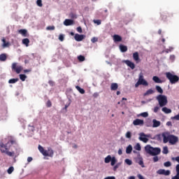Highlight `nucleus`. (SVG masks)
<instances>
[{"label": "nucleus", "mask_w": 179, "mask_h": 179, "mask_svg": "<svg viewBox=\"0 0 179 179\" xmlns=\"http://www.w3.org/2000/svg\"><path fill=\"white\" fill-rule=\"evenodd\" d=\"M1 41L3 42V45H2L3 48H6L9 47L10 43H9V42H6V40L5 39V38H3L1 39Z\"/></svg>", "instance_id": "obj_20"}, {"label": "nucleus", "mask_w": 179, "mask_h": 179, "mask_svg": "<svg viewBox=\"0 0 179 179\" xmlns=\"http://www.w3.org/2000/svg\"><path fill=\"white\" fill-rule=\"evenodd\" d=\"M124 163H127L128 166H131L132 165V161L129 159H126L124 160Z\"/></svg>", "instance_id": "obj_39"}, {"label": "nucleus", "mask_w": 179, "mask_h": 179, "mask_svg": "<svg viewBox=\"0 0 179 179\" xmlns=\"http://www.w3.org/2000/svg\"><path fill=\"white\" fill-rule=\"evenodd\" d=\"M36 5H38V6L41 8L43 6V0H37Z\"/></svg>", "instance_id": "obj_41"}, {"label": "nucleus", "mask_w": 179, "mask_h": 179, "mask_svg": "<svg viewBox=\"0 0 179 179\" xmlns=\"http://www.w3.org/2000/svg\"><path fill=\"white\" fill-rule=\"evenodd\" d=\"M153 93H155V90L153 89H150L148 90L144 94L143 96H149L150 94H153Z\"/></svg>", "instance_id": "obj_22"}, {"label": "nucleus", "mask_w": 179, "mask_h": 179, "mask_svg": "<svg viewBox=\"0 0 179 179\" xmlns=\"http://www.w3.org/2000/svg\"><path fill=\"white\" fill-rule=\"evenodd\" d=\"M161 17H162V20H166V19H167V13H162L161 14Z\"/></svg>", "instance_id": "obj_37"}, {"label": "nucleus", "mask_w": 179, "mask_h": 179, "mask_svg": "<svg viewBox=\"0 0 179 179\" xmlns=\"http://www.w3.org/2000/svg\"><path fill=\"white\" fill-rule=\"evenodd\" d=\"M176 175L172 177L171 179H179V164L176 165Z\"/></svg>", "instance_id": "obj_21"}, {"label": "nucleus", "mask_w": 179, "mask_h": 179, "mask_svg": "<svg viewBox=\"0 0 179 179\" xmlns=\"http://www.w3.org/2000/svg\"><path fill=\"white\" fill-rule=\"evenodd\" d=\"M153 124H152V128H157V127H160V121H157V120L154 119L152 120Z\"/></svg>", "instance_id": "obj_19"}, {"label": "nucleus", "mask_w": 179, "mask_h": 179, "mask_svg": "<svg viewBox=\"0 0 179 179\" xmlns=\"http://www.w3.org/2000/svg\"><path fill=\"white\" fill-rule=\"evenodd\" d=\"M171 118L172 120H176V121H179V113Z\"/></svg>", "instance_id": "obj_50"}, {"label": "nucleus", "mask_w": 179, "mask_h": 179, "mask_svg": "<svg viewBox=\"0 0 179 179\" xmlns=\"http://www.w3.org/2000/svg\"><path fill=\"white\" fill-rule=\"evenodd\" d=\"M139 85H141V83H139V81H138V82L135 84V87H139Z\"/></svg>", "instance_id": "obj_62"}, {"label": "nucleus", "mask_w": 179, "mask_h": 179, "mask_svg": "<svg viewBox=\"0 0 179 179\" xmlns=\"http://www.w3.org/2000/svg\"><path fill=\"white\" fill-rule=\"evenodd\" d=\"M131 131H127L126 133V138H127L128 139H131Z\"/></svg>", "instance_id": "obj_45"}, {"label": "nucleus", "mask_w": 179, "mask_h": 179, "mask_svg": "<svg viewBox=\"0 0 179 179\" xmlns=\"http://www.w3.org/2000/svg\"><path fill=\"white\" fill-rule=\"evenodd\" d=\"M0 151L10 157H17L20 153V148L16 140L11 138L6 144L0 143Z\"/></svg>", "instance_id": "obj_1"}, {"label": "nucleus", "mask_w": 179, "mask_h": 179, "mask_svg": "<svg viewBox=\"0 0 179 179\" xmlns=\"http://www.w3.org/2000/svg\"><path fill=\"white\" fill-rule=\"evenodd\" d=\"M118 89V84L113 83L110 85V90H117Z\"/></svg>", "instance_id": "obj_25"}, {"label": "nucleus", "mask_w": 179, "mask_h": 179, "mask_svg": "<svg viewBox=\"0 0 179 179\" xmlns=\"http://www.w3.org/2000/svg\"><path fill=\"white\" fill-rule=\"evenodd\" d=\"M94 23H96L98 25L101 24V20H94Z\"/></svg>", "instance_id": "obj_54"}, {"label": "nucleus", "mask_w": 179, "mask_h": 179, "mask_svg": "<svg viewBox=\"0 0 179 179\" xmlns=\"http://www.w3.org/2000/svg\"><path fill=\"white\" fill-rule=\"evenodd\" d=\"M140 116L143 117L144 118H146L147 117L149 116V113H148L147 112H143L140 114Z\"/></svg>", "instance_id": "obj_40"}, {"label": "nucleus", "mask_w": 179, "mask_h": 179, "mask_svg": "<svg viewBox=\"0 0 179 179\" xmlns=\"http://www.w3.org/2000/svg\"><path fill=\"white\" fill-rule=\"evenodd\" d=\"M18 33L20 34H22L23 37H27L29 34H27V29H20L18 30Z\"/></svg>", "instance_id": "obj_16"}, {"label": "nucleus", "mask_w": 179, "mask_h": 179, "mask_svg": "<svg viewBox=\"0 0 179 179\" xmlns=\"http://www.w3.org/2000/svg\"><path fill=\"white\" fill-rule=\"evenodd\" d=\"M140 136L138 138L139 141H141L144 143H148L149 142V135L145 134V133H140Z\"/></svg>", "instance_id": "obj_9"}, {"label": "nucleus", "mask_w": 179, "mask_h": 179, "mask_svg": "<svg viewBox=\"0 0 179 179\" xmlns=\"http://www.w3.org/2000/svg\"><path fill=\"white\" fill-rule=\"evenodd\" d=\"M7 58H8V56H6V54L2 53L1 55H0V61H1V62H5Z\"/></svg>", "instance_id": "obj_24"}, {"label": "nucleus", "mask_w": 179, "mask_h": 179, "mask_svg": "<svg viewBox=\"0 0 179 179\" xmlns=\"http://www.w3.org/2000/svg\"><path fill=\"white\" fill-rule=\"evenodd\" d=\"M29 43H30V40H29V38H24L22 40V44H24L26 47H29Z\"/></svg>", "instance_id": "obj_28"}, {"label": "nucleus", "mask_w": 179, "mask_h": 179, "mask_svg": "<svg viewBox=\"0 0 179 179\" xmlns=\"http://www.w3.org/2000/svg\"><path fill=\"white\" fill-rule=\"evenodd\" d=\"M138 81V83H140V85H142L143 86H149V83H148V81H146V80H145L143 74L142 73L139 75Z\"/></svg>", "instance_id": "obj_8"}, {"label": "nucleus", "mask_w": 179, "mask_h": 179, "mask_svg": "<svg viewBox=\"0 0 179 179\" xmlns=\"http://www.w3.org/2000/svg\"><path fill=\"white\" fill-rule=\"evenodd\" d=\"M172 160H176V162H178V163H179V157H172Z\"/></svg>", "instance_id": "obj_56"}, {"label": "nucleus", "mask_w": 179, "mask_h": 179, "mask_svg": "<svg viewBox=\"0 0 179 179\" xmlns=\"http://www.w3.org/2000/svg\"><path fill=\"white\" fill-rule=\"evenodd\" d=\"M162 111L163 113H165V114H170L171 113V109L167 108V107H164L162 108Z\"/></svg>", "instance_id": "obj_26"}, {"label": "nucleus", "mask_w": 179, "mask_h": 179, "mask_svg": "<svg viewBox=\"0 0 179 179\" xmlns=\"http://www.w3.org/2000/svg\"><path fill=\"white\" fill-rule=\"evenodd\" d=\"M77 31H78V33H82L83 31L82 27H77Z\"/></svg>", "instance_id": "obj_57"}, {"label": "nucleus", "mask_w": 179, "mask_h": 179, "mask_svg": "<svg viewBox=\"0 0 179 179\" xmlns=\"http://www.w3.org/2000/svg\"><path fill=\"white\" fill-rule=\"evenodd\" d=\"M12 71L16 72L17 74L20 73L23 71V66L18 63H13L11 66Z\"/></svg>", "instance_id": "obj_7"}, {"label": "nucleus", "mask_w": 179, "mask_h": 179, "mask_svg": "<svg viewBox=\"0 0 179 179\" xmlns=\"http://www.w3.org/2000/svg\"><path fill=\"white\" fill-rule=\"evenodd\" d=\"M157 100L159 104V107H164L167 106V96L166 95L159 94L157 96Z\"/></svg>", "instance_id": "obj_6"}, {"label": "nucleus", "mask_w": 179, "mask_h": 179, "mask_svg": "<svg viewBox=\"0 0 179 179\" xmlns=\"http://www.w3.org/2000/svg\"><path fill=\"white\" fill-rule=\"evenodd\" d=\"M164 166L165 167H170V166H171V162H165V163L164 164Z\"/></svg>", "instance_id": "obj_46"}, {"label": "nucleus", "mask_w": 179, "mask_h": 179, "mask_svg": "<svg viewBox=\"0 0 179 179\" xmlns=\"http://www.w3.org/2000/svg\"><path fill=\"white\" fill-rule=\"evenodd\" d=\"M76 89H77V90L81 94H85V90H83V88H81L80 87H79V85L76 86Z\"/></svg>", "instance_id": "obj_27"}, {"label": "nucleus", "mask_w": 179, "mask_h": 179, "mask_svg": "<svg viewBox=\"0 0 179 179\" xmlns=\"http://www.w3.org/2000/svg\"><path fill=\"white\" fill-rule=\"evenodd\" d=\"M155 89L157 90V92H158V93H160L161 94H163V89H162V87L159 85H157L155 87Z\"/></svg>", "instance_id": "obj_31"}, {"label": "nucleus", "mask_w": 179, "mask_h": 179, "mask_svg": "<svg viewBox=\"0 0 179 179\" xmlns=\"http://www.w3.org/2000/svg\"><path fill=\"white\" fill-rule=\"evenodd\" d=\"M118 155H122V150L120 149L118 150Z\"/></svg>", "instance_id": "obj_63"}, {"label": "nucleus", "mask_w": 179, "mask_h": 179, "mask_svg": "<svg viewBox=\"0 0 179 179\" xmlns=\"http://www.w3.org/2000/svg\"><path fill=\"white\" fill-rule=\"evenodd\" d=\"M175 59H176V56L174 55H172L170 56V59H171L172 61H174Z\"/></svg>", "instance_id": "obj_60"}, {"label": "nucleus", "mask_w": 179, "mask_h": 179, "mask_svg": "<svg viewBox=\"0 0 179 179\" xmlns=\"http://www.w3.org/2000/svg\"><path fill=\"white\" fill-rule=\"evenodd\" d=\"M26 78H27V76H26V75L24 74L20 75V79H21L22 82H24V80H26Z\"/></svg>", "instance_id": "obj_38"}, {"label": "nucleus", "mask_w": 179, "mask_h": 179, "mask_svg": "<svg viewBox=\"0 0 179 179\" xmlns=\"http://www.w3.org/2000/svg\"><path fill=\"white\" fill-rule=\"evenodd\" d=\"M155 157H153V162L155 163H156V162H159V157L157 156H156V155H155Z\"/></svg>", "instance_id": "obj_52"}, {"label": "nucleus", "mask_w": 179, "mask_h": 179, "mask_svg": "<svg viewBox=\"0 0 179 179\" xmlns=\"http://www.w3.org/2000/svg\"><path fill=\"white\" fill-rule=\"evenodd\" d=\"M124 64L127 65L131 69H134L135 68V64L129 60H124Z\"/></svg>", "instance_id": "obj_12"}, {"label": "nucleus", "mask_w": 179, "mask_h": 179, "mask_svg": "<svg viewBox=\"0 0 179 179\" xmlns=\"http://www.w3.org/2000/svg\"><path fill=\"white\" fill-rule=\"evenodd\" d=\"M173 50H174V48L173 47H169V49H165L164 50V52H166V54H169V52H171V51H173Z\"/></svg>", "instance_id": "obj_34"}, {"label": "nucleus", "mask_w": 179, "mask_h": 179, "mask_svg": "<svg viewBox=\"0 0 179 179\" xmlns=\"http://www.w3.org/2000/svg\"><path fill=\"white\" fill-rule=\"evenodd\" d=\"M46 30H55V26H48L46 27Z\"/></svg>", "instance_id": "obj_44"}, {"label": "nucleus", "mask_w": 179, "mask_h": 179, "mask_svg": "<svg viewBox=\"0 0 179 179\" xmlns=\"http://www.w3.org/2000/svg\"><path fill=\"white\" fill-rule=\"evenodd\" d=\"M166 125L167 127H173V124L171 123V122H167Z\"/></svg>", "instance_id": "obj_59"}, {"label": "nucleus", "mask_w": 179, "mask_h": 179, "mask_svg": "<svg viewBox=\"0 0 179 179\" xmlns=\"http://www.w3.org/2000/svg\"><path fill=\"white\" fill-rule=\"evenodd\" d=\"M129 179H135V176H130L129 177Z\"/></svg>", "instance_id": "obj_64"}, {"label": "nucleus", "mask_w": 179, "mask_h": 179, "mask_svg": "<svg viewBox=\"0 0 179 179\" xmlns=\"http://www.w3.org/2000/svg\"><path fill=\"white\" fill-rule=\"evenodd\" d=\"M113 159V157H111V155H108L104 160V162L106 164L110 163V162H111V159Z\"/></svg>", "instance_id": "obj_30"}, {"label": "nucleus", "mask_w": 179, "mask_h": 179, "mask_svg": "<svg viewBox=\"0 0 179 179\" xmlns=\"http://www.w3.org/2000/svg\"><path fill=\"white\" fill-rule=\"evenodd\" d=\"M138 164H139L140 166H141V167H145V164H143V160H140V161L138 162Z\"/></svg>", "instance_id": "obj_53"}, {"label": "nucleus", "mask_w": 179, "mask_h": 179, "mask_svg": "<svg viewBox=\"0 0 179 179\" xmlns=\"http://www.w3.org/2000/svg\"><path fill=\"white\" fill-rule=\"evenodd\" d=\"M46 106L47 107L50 108L51 107V106H52V103H51V101L50 100H48L46 103Z\"/></svg>", "instance_id": "obj_49"}, {"label": "nucleus", "mask_w": 179, "mask_h": 179, "mask_svg": "<svg viewBox=\"0 0 179 179\" xmlns=\"http://www.w3.org/2000/svg\"><path fill=\"white\" fill-rule=\"evenodd\" d=\"M133 59H134V61H136V62H139V61H141L139 59V53L138 52H135L133 54Z\"/></svg>", "instance_id": "obj_17"}, {"label": "nucleus", "mask_w": 179, "mask_h": 179, "mask_svg": "<svg viewBox=\"0 0 179 179\" xmlns=\"http://www.w3.org/2000/svg\"><path fill=\"white\" fill-rule=\"evenodd\" d=\"M134 149H136V150H141V144L137 143L136 145V146L134 147Z\"/></svg>", "instance_id": "obj_43"}, {"label": "nucleus", "mask_w": 179, "mask_h": 179, "mask_svg": "<svg viewBox=\"0 0 179 179\" xmlns=\"http://www.w3.org/2000/svg\"><path fill=\"white\" fill-rule=\"evenodd\" d=\"M165 76L168 80H169L171 85H176V83H178L179 77L178 76L174 74V73L166 72L165 73Z\"/></svg>", "instance_id": "obj_4"}, {"label": "nucleus", "mask_w": 179, "mask_h": 179, "mask_svg": "<svg viewBox=\"0 0 179 179\" xmlns=\"http://www.w3.org/2000/svg\"><path fill=\"white\" fill-rule=\"evenodd\" d=\"M38 150L43 156H48L49 157H52V156H54V151L52 149L45 150L41 145H38Z\"/></svg>", "instance_id": "obj_5"}, {"label": "nucleus", "mask_w": 179, "mask_h": 179, "mask_svg": "<svg viewBox=\"0 0 179 179\" xmlns=\"http://www.w3.org/2000/svg\"><path fill=\"white\" fill-rule=\"evenodd\" d=\"M91 41H92V43H97V41H99V38H96V37H93V38L91 39Z\"/></svg>", "instance_id": "obj_48"}, {"label": "nucleus", "mask_w": 179, "mask_h": 179, "mask_svg": "<svg viewBox=\"0 0 179 179\" xmlns=\"http://www.w3.org/2000/svg\"><path fill=\"white\" fill-rule=\"evenodd\" d=\"M121 166V164L118 163L113 167V171H117V169Z\"/></svg>", "instance_id": "obj_47"}, {"label": "nucleus", "mask_w": 179, "mask_h": 179, "mask_svg": "<svg viewBox=\"0 0 179 179\" xmlns=\"http://www.w3.org/2000/svg\"><path fill=\"white\" fill-rule=\"evenodd\" d=\"M162 153L164 155H167L169 153V148H167V146L163 148Z\"/></svg>", "instance_id": "obj_35"}, {"label": "nucleus", "mask_w": 179, "mask_h": 179, "mask_svg": "<svg viewBox=\"0 0 179 179\" xmlns=\"http://www.w3.org/2000/svg\"><path fill=\"white\" fill-rule=\"evenodd\" d=\"M119 48L121 52H127L128 51V47L124 45H120Z\"/></svg>", "instance_id": "obj_18"}, {"label": "nucleus", "mask_w": 179, "mask_h": 179, "mask_svg": "<svg viewBox=\"0 0 179 179\" xmlns=\"http://www.w3.org/2000/svg\"><path fill=\"white\" fill-rule=\"evenodd\" d=\"M145 150L146 153L150 155L151 156H157V155H160V152L162 150L159 148H153L150 146V145H148L145 147Z\"/></svg>", "instance_id": "obj_3"}, {"label": "nucleus", "mask_w": 179, "mask_h": 179, "mask_svg": "<svg viewBox=\"0 0 179 179\" xmlns=\"http://www.w3.org/2000/svg\"><path fill=\"white\" fill-rule=\"evenodd\" d=\"M59 40L60 41H64V35L60 34V35L59 36Z\"/></svg>", "instance_id": "obj_55"}, {"label": "nucleus", "mask_w": 179, "mask_h": 179, "mask_svg": "<svg viewBox=\"0 0 179 179\" xmlns=\"http://www.w3.org/2000/svg\"><path fill=\"white\" fill-rule=\"evenodd\" d=\"M78 59L80 61V62H83V61H85V56L80 55L78 57Z\"/></svg>", "instance_id": "obj_42"}, {"label": "nucleus", "mask_w": 179, "mask_h": 179, "mask_svg": "<svg viewBox=\"0 0 179 179\" xmlns=\"http://www.w3.org/2000/svg\"><path fill=\"white\" fill-rule=\"evenodd\" d=\"M162 137L164 143L169 142L170 145H176L178 142L177 136L170 134L169 132L162 133Z\"/></svg>", "instance_id": "obj_2"}, {"label": "nucleus", "mask_w": 179, "mask_h": 179, "mask_svg": "<svg viewBox=\"0 0 179 179\" xmlns=\"http://www.w3.org/2000/svg\"><path fill=\"white\" fill-rule=\"evenodd\" d=\"M157 173L160 176H170L171 172L169 170L159 169L157 171Z\"/></svg>", "instance_id": "obj_10"}, {"label": "nucleus", "mask_w": 179, "mask_h": 179, "mask_svg": "<svg viewBox=\"0 0 179 179\" xmlns=\"http://www.w3.org/2000/svg\"><path fill=\"white\" fill-rule=\"evenodd\" d=\"M131 152H132V145H129L126 149V153H127V155H129Z\"/></svg>", "instance_id": "obj_29"}, {"label": "nucleus", "mask_w": 179, "mask_h": 179, "mask_svg": "<svg viewBox=\"0 0 179 179\" xmlns=\"http://www.w3.org/2000/svg\"><path fill=\"white\" fill-rule=\"evenodd\" d=\"M145 124V122L141 119H136L133 122V124L136 126V125H143Z\"/></svg>", "instance_id": "obj_13"}, {"label": "nucleus", "mask_w": 179, "mask_h": 179, "mask_svg": "<svg viewBox=\"0 0 179 179\" xmlns=\"http://www.w3.org/2000/svg\"><path fill=\"white\" fill-rule=\"evenodd\" d=\"M18 81H19V78H12L8 80V83L13 84V83H16V82H18Z\"/></svg>", "instance_id": "obj_32"}, {"label": "nucleus", "mask_w": 179, "mask_h": 179, "mask_svg": "<svg viewBox=\"0 0 179 179\" xmlns=\"http://www.w3.org/2000/svg\"><path fill=\"white\" fill-rule=\"evenodd\" d=\"M85 35H80L79 34H76L74 38L76 41H82L85 38Z\"/></svg>", "instance_id": "obj_11"}, {"label": "nucleus", "mask_w": 179, "mask_h": 179, "mask_svg": "<svg viewBox=\"0 0 179 179\" xmlns=\"http://www.w3.org/2000/svg\"><path fill=\"white\" fill-rule=\"evenodd\" d=\"M14 170H15V168H13V166L9 167L7 171L8 174H12V173H13Z\"/></svg>", "instance_id": "obj_36"}, {"label": "nucleus", "mask_w": 179, "mask_h": 179, "mask_svg": "<svg viewBox=\"0 0 179 179\" xmlns=\"http://www.w3.org/2000/svg\"><path fill=\"white\" fill-rule=\"evenodd\" d=\"M33 161V158L31 157H29L28 158H27V162H28V163H30V162H32Z\"/></svg>", "instance_id": "obj_58"}, {"label": "nucleus", "mask_w": 179, "mask_h": 179, "mask_svg": "<svg viewBox=\"0 0 179 179\" xmlns=\"http://www.w3.org/2000/svg\"><path fill=\"white\" fill-rule=\"evenodd\" d=\"M64 26H72V24H73V20L66 19L64 22Z\"/></svg>", "instance_id": "obj_14"}, {"label": "nucleus", "mask_w": 179, "mask_h": 179, "mask_svg": "<svg viewBox=\"0 0 179 179\" xmlns=\"http://www.w3.org/2000/svg\"><path fill=\"white\" fill-rule=\"evenodd\" d=\"M160 110V108L159 106H155L153 109L154 113H157Z\"/></svg>", "instance_id": "obj_51"}, {"label": "nucleus", "mask_w": 179, "mask_h": 179, "mask_svg": "<svg viewBox=\"0 0 179 179\" xmlns=\"http://www.w3.org/2000/svg\"><path fill=\"white\" fill-rule=\"evenodd\" d=\"M110 162H110L111 166H115V163H117V159L115 158V157H113Z\"/></svg>", "instance_id": "obj_33"}, {"label": "nucleus", "mask_w": 179, "mask_h": 179, "mask_svg": "<svg viewBox=\"0 0 179 179\" xmlns=\"http://www.w3.org/2000/svg\"><path fill=\"white\" fill-rule=\"evenodd\" d=\"M113 40L115 43H120V41H122V38L120 35H114Z\"/></svg>", "instance_id": "obj_15"}, {"label": "nucleus", "mask_w": 179, "mask_h": 179, "mask_svg": "<svg viewBox=\"0 0 179 179\" xmlns=\"http://www.w3.org/2000/svg\"><path fill=\"white\" fill-rule=\"evenodd\" d=\"M152 80L155 83H163V80H162L159 77H157L156 76L152 78Z\"/></svg>", "instance_id": "obj_23"}, {"label": "nucleus", "mask_w": 179, "mask_h": 179, "mask_svg": "<svg viewBox=\"0 0 179 179\" xmlns=\"http://www.w3.org/2000/svg\"><path fill=\"white\" fill-rule=\"evenodd\" d=\"M48 83H49V85H50V86H54V81H52V80H49Z\"/></svg>", "instance_id": "obj_61"}]
</instances>
